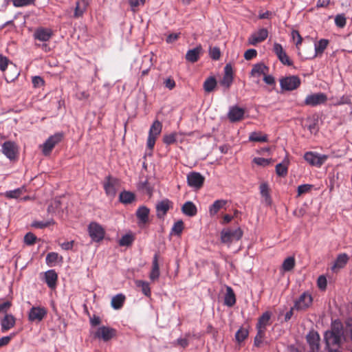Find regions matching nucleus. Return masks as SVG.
<instances>
[{
  "instance_id": "f257e3e1",
  "label": "nucleus",
  "mask_w": 352,
  "mask_h": 352,
  "mask_svg": "<svg viewBox=\"0 0 352 352\" xmlns=\"http://www.w3.org/2000/svg\"><path fill=\"white\" fill-rule=\"evenodd\" d=\"M344 340V327L342 323L339 320H334L331 323V329L324 333V340L327 346L330 348H338Z\"/></svg>"
},
{
  "instance_id": "f03ea898",
  "label": "nucleus",
  "mask_w": 352,
  "mask_h": 352,
  "mask_svg": "<svg viewBox=\"0 0 352 352\" xmlns=\"http://www.w3.org/2000/svg\"><path fill=\"white\" fill-rule=\"evenodd\" d=\"M162 129V124L157 120L151 126L146 142V146L149 150H153L157 138L161 133Z\"/></svg>"
},
{
  "instance_id": "7ed1b4c3",
  "label": "nucleus",
  "mask_w": 352,
  "mask_h": 352,
  "mask_svg": "<svg viewBox=\"0 0 352 352\" xmlns=\"http://www.w3.org/2000/svg\"><path fill=\"white\" fill-rule=\"evenodd\" d=\"M64 136L63 132H58L50 136L42 146L43 155L45 156L49 155L55 146L63 140Z\"/></svg>"
},
{
  "instance_id": "20e7f679",
  "label": "nucleus",
  "mask_w": 352,
  "mask_h": 352,
  "mask_svg": "<svg viewBox=\"0 0 352 352\" xmlns=\"http://www.w3.org/2000/svg\"><path fill=\"white\" fill-rule=\"evenodd\" d=\"M88 232L91 240L95 242L102 241L105 235L104 228L95 221H92L89 224Z\"/></svg>"
},
{
  "instance_id": "39448f33",
  "label": "nucleus",
  "mask_w": 352,
  "mask_h": 352,
  "mask_svg": "<svg viewBox=\"0 0 352 352\" xmlns=\"http://www.w3.org/2000/svg\"><path fill=\"white\" fill-rule=\"evenodd\" d=\"M243 236L240 228L236 229H224L221 232V240L223 243H230L233 241H239Z\"/></svg>"
},
{
  "instance_id": "423d86ee",
  "label": "nucleus",
  "mask_w": 352,
  "mask_h": 352,
  "mask_svg": "<svg viewBox=\"0 0 352 352\" xmlns=\"http://www.w3.org/2000/svg\"><path fill=\"white\" fill-rule=\"evenodd\" d=\"M47 315V309L43 306H33L28 312V320L31 322H40Z\"/></svg>"
},
{
  "instance_id": "0eeeda50",
  "label": "nucleus",
  "mask_w": 352,
  "mask_h": 352,
  "mask_svg": "<svg viewBox=\"0 0 352 352\" xmlns=\"http://www.w3.org/2000/svg\"><path fill=\"white\" fill-rule=\"evenodd\" d=\"M301 80L298 76H289L280 79V85L284 91H293L300 87Z\"/></svg>"
},
{
  "instance_id": "6e6552de",
  "label": "nucleus",
  "mask_w": 352,
  "mask_h": 352,
  "mask_svg": "<svg viewBox=\"0 0 352 352\" xmlns=\"http://www.w3.org/2000/svg\"><path fill=\"white\" fill-rule=\"evenodd\" d=\"M329 158L327 155H320L317 153L308 151L304 155V159L310 165L320 167Z\"/></svg>"
},
{
  "instance_id": "1a4fd4ad",
  "label": "nucleus",
  "mask_w": 352,
  "mask_h": 352,
  "mask_svg": "<svg viewBox=\"0 0 352 352\" xmlns=\"http://www.w3.org/2000/svg\"><path fill=\"white\" fill-rule=\"evenodd\" d=\"M2 152L11 161H14L18 159L19 148L14 142H5L2 145Z\"/></svg>"
},
{
  "instance_id": "9d476101",
  "label": "nucleus",
  "mask_w": 352,
  "mask_h": 352,
  "mask_svg": "<svg viewBox=\"0 0 352 352\" xmlns=\"http://www.w3.org/2000/svg\"><path fill=\"white\" fill-rule=\"evenodd\" d=\"M312 302L311 295L308 292H305L295 301L294 308L298 311H304L312 305Z\"/></svg>"
},
{
  "instance_id": "9b49d317",
  "label": "nucleus",
  "mask_w": 352,
  "mask_h": 352,
  "mask_svg": "<svg viewBox=\"0 0 352 352\" xmlns=\"http://www.w3.org/2000/svg\"><path fill=\"white\" fill-rule=\"evenodd\" d=\"M117 331L107 326L100 327L95 333V337L107 342L116 336Z\"/></svg>"
},
{
  "instance_id": "f8f14e48",
  "label": "nucleus",
  "mask_w": 352,
  "mask_h": 352,
  "mask_svg": "<svg viewBox=\"0 0 352 352\" xmlns=\"http://www.w3.org/2000/svg\"><path fill=\"white\" fill-rule=\"evenodd\" d=\"M205 177L199 173L190 172L187 175L188 185L195 189H200L204 183Z\"/></svg>"
},
{
  "instance_id": "ddd939ff",
  "label": "nucleus",
  "mask_w": 352,
  "mask_h": 352,
  "mask_svg": "<svg viewBox=\"0 0 352 352\" xmlns=\"http://www.w3.org/2000/svg\"><path fill=\"white\" fill-rule=\"evenodd\" d=\"M118 183L119 180L111 175H108L105 177L103 182V187L107 195L115 196L116 193V186L118 185Z\"/></svg>"
},
{
  "instance_id": "4468645a",
  "label": "nucleus",
  "mask_w": 352,
  "mask_h": 352,
  "mask_svg": "<svg viewBox=\"0 0 352 352\" xmlns=\"http://www.w3.org/2000/svg\"><path fill=\"white\" fill-rule=\"evenodd\" d=\"M327 97L323 93H317L308 95L305 100V104L308 106H317L327 102Z\"/></svg>"
},
{
  "instance_id": "2eb2a0df",
  "label": "nucleus",
  "mask_w": 352,
  "mask_h": 352,
  "mask_svg": "<svg viewBox=\"0 0 352 352\" xmlns=\"http://www.w3.org/2000/svg\"><path fill=\"white\" fill-rule=\"evenodd\" d=\"M173 208V202L168 199H165L156 205V215L158 219H163L168 211Z\"/></svg>"
},
{
  "instance_id": "dca6fc26",
  "label": "nucleus",
  "mask_w": 352,
  "mask_h": 352,
  "mask_svg": "<svg viewBox=\"0 0 352 352\" xmlns=\"http://www.w3.org/2000/svg\"><path fill=\"white\" fill-rule=\"evenodd\" d=\"M52 36L53 32L51 29L43 27L36 28L33 34L34 39L43 42H47L50 41Z\"/></svg>"
},
{
  "instance_id": "f3484780",
  "label": "nucleus",
  "mask_w": 352,
  "mask_h": 352,
  "mask_svg": "<svg viewBox=\"0 0 352 352\" xmlns=\"http://www.w3.org/2000/svg\"><path fill=\"white\" fill-rule=\"evenodd\" d=\"M268 36V31L265 28H261L257 32L253 33L248 38L250 45H256L258 43L264 41Z\"/></svg>"
},
{
  "instance_id": "a211bd4d",
  "label": "nucleus",
  "mask_w": 352,
  "mask_h": 352,
  "mask_svg": "<svg viewBox=\"0 0 352 352\" xmlns=\"http://www.w3.org/2000/svg\"><path fill=\"white\" fill-rule=\"evenodd\" d=\"M233 69L230 64H227L224 67V74L220 80V84L226 89H229L233 82Z\"/></svg>"
},
{
  "instance_id": "6ab92c4d",
  "label": "nucleus",
  "mask_w": 352,
  "mask_h": 352,
  "mask_svg": "<svg viewBox=\"0 0 352 352\" xmlns=\"http://www.w3.org/2000/svg\"><path fill=\"white\" fill-rule=\"evenodd\" d=\"M16 318L12 314H6L1 320V328L2 332H6L15 326Z\"/></svg>"
},
{
  "instance_id": "aec40b11",
  "label": "nucleus",
  "mask_w": 352,
  "mask_h": 352,
  "mask_svg": "<svg viewBox=\"0 0 352 352\" xmlns=\"http://www.w3.org/2000/svg\"><path fill=\"white\" fill-rule=\"evenodd\" d=\"M245 111L243 108L233 107L230 108L228 117L232 122H239L243 118Z\"/></svg>"
},
{
  "instance_id": "412c9836",
  "label": "nucleus",
  "mask_w": 352,
  "mask_h": 352,
  "mask_svg": "<svg viewBox=\"0 0 352 352\" xmlns=\"http://www.w3.org/2000/svg\"><path fill=\"white\" fill-rule=\"evenodd\" d=\"M88 0H78L76 3L74 17L76 19L82 16L89 6Z\"/></svg>"
},
{
  "instance_id": "4be33fe9",
  "label": "nucleus",
  "mask_w": 352,
  "mask_h": 352,
  "mask_svg": "<svg viewBox=\"0 0 352 352\" xmlns=\"http://www.w3.org/2000/svg\"><path fill=\"white\" fill-rule=\"evenodd\" d=\"M269 72V67L264 63H260L253 65L250 72L252 77H259L261 75H265Z\"/></svg>"
},
{
  "instance_id": "5701e85b",
  "label": "nucleus",
  "mask_w": 352,
  "mask_h": 352,
  "mask_svg": "<svg viewBox=\"0 0 352 352\" xmlns=\"http://www.w3.org/2000/svg\"><path fill=\"white\" fill-rule=\"evenodd\" d=\"M307 341L310 345L312 352L319 349L320 337L317 332L310 331L307 336Z\"/></svg>"
},
{
  "instance_id": "b1692460",
  "label": "nucleus",
  "mask_w": 352,
  "mask_h": 352,
  "mask_svg": "<svg viewBox=\"0 0 352 352\" xmlns=\"http://www.w3.org/2000/svg\"><path fill=\"white\" fill-rule=\"evenodd\" d=\"M58 275L54 270H50L45 273V281L47 286L54 289L56 286Z\"/></svg>"
},
{
  "instance_id": "393cba45",
  "label": "nucleus",
  "mask_w": 352,
  "mask_h": 352,
  "mask_svg": "<svg viewBox=\"0 0 352 352\" xmlns=\"http://www.w3.org/2000/svg\"><path fill=\"white\" fill-rule=\"evenodd\" d=\"M150 210L144 206H140L136 211V217L139 220V223L146 224L148 221V215Z\"/></svg>"
},
{
  "instance_id": "a878e982",
  "label": "nucleus",
  "mask_w": 352,
  "mask_h": 352,
  "mask_svg": "<svg viewBox=\"0 0 352 352\" xmlns=\"http://www.w3.org/2000/svg\"><path fill=\"white\" fill-rule=\"evenodd\" d=\"M202 47L201 45L196 47L192 50H189L186 54V59L190 63L197 62L200 56Z\"/></svg>"
},
{
  "instance_id": "bb28decb",
  "label": "nucleus",
  "mask_w": 352,
  "mask_h": 352,
  "mask_svg": "<svg viewBox=\"0 0 352 352\" xmlns=\"http://www.w3.org/2000/svg\"><path fill=\"white\" fill-rule=\"evenodd\" d=\"M272 314L270 311L264 312L258 319L256 324V329H263L266 331V327L270 324V320Z\"/></svg>"
},
{
  "instance_id": "cd10ccee",
  "label": "nucleus",
  "mask_w": 352,
  "mask_h": 352,
  "mask_svg": "<svg viewBox=\"0 0 352 352\" xmlns=\"http://www.w3.org/2000/svg\"><path fill=\"white\" fill-rule=\"evenodd\" d=\"M160 277V266L158 263V256L155 254L152 263V270L149 278L152 281L157 280Z\"/></svg>"
},
{
  "instance_id": "c85d7f7f",
  "label": "nucleus",
  "mask_w": 352,
  "mask_h": 352,
  "mask_svg": "<svg viewBox=\"0 0 352 352\" xmlns=\"http://www.w3.org/2000/svg\"><path fill=\"white\" fill-rule=\"evenodd\" d=\"M182 211L184 214L188 217H194L197 213L196 206L190 201L184 204L182 207Z\"/></svg>"
},
{
  "instance_id": "c756f323",
  "label": "nucleus",
  "mask_w": 352,
  "mask_h": 352,
  "mask_svg": "<svg viewBox=\"0 0 352 352\" xmlns=\"http://www.w3.org/2000/svg\"><path fill=\"white\" fill-rule=\"evenodd\" d=\"M349 259V258L346 254H339L332 267V270L343 268L346 265Z\"/></svg>"
},
{
  "instance_id": "7c9ffc66",
  "label": "nucleus",
  "mask_w": 352,
  "mask_h": 352,
  "mask_svg": "<svg viewBox=\"0 0 352 352\" xmlns=\"http://www.w3.org/2000/svg\"><path fill=\"white\" fill-rule=\"evenodd\" d=\"M249 140L255 142H266L268 140L267 135L261 131L252 132L249 135Z\"/></svg>"
},
{
  "instance_id": "2f4dec72",
  "label": "nucleus",
  "mask_w": 352,
  "mask_h": 352,
  "mask_svg": "<svg viewBox=\"0 0 352 352\" xmlns=\"http://www.w3.org/2000/svg\"><path fill=\"white\" fill-rule=\"evenodd\" d=\"M124 301L125 296L122 294H119L112 298L111 305L113 309H120L122 307Z\"/></svg>"
},
{
  "instance_id": "473e14b6",
  "label": "nucleus",
  "mask_w": 352,
  "mask_h": 352,
  "mask_svg": "<svg viewBox=\"0 0 352 352\" xmlns=\"http://www.w3.org/2000/svg\"><path fill=\"white\" fill-rule=\"evenodd\" d=\"M236 303V297L234 291L230 287H227L224 299V304L228 307H232Z\"/></svg>"
},
{
  "instance_id": "72a5a7b5",
  "label": "nucleus",
  "mask_w": 352,
  "mask_h": 352,
  "mask_svg": "<svg viewBox=\"0 0 352 352\" xmlns=\"http://www.w3.org/2000/svg\"><path fill=\"white\" fill-rule=\"evenodd\" d=\"M119 199L122 204H129L135 199V195L133 192L124 190L120 194Z\"/></svg>"
},
{
  "instance_id": "f704fd0d",
  "label": "nucleus",
  "mask_w": 352,
  "mask_h": 352,
  "mask_svg": "<svg viewBox=\"0 0 352 352\" xmlns=\"http://www.w3.org/2000/svg\"><path fill=\"white\" fill-rule=\"evenodd\" d=\"M260 192L261 196L264 197L266 204L270 205L272 199L270 194V188L267 183H263L260 185Z\"/></svg>"
},
{
  "instance_id": "c9c22d12",
  "label": "nucleus",
  "mask_w": 352,
  "mask_h": 352,
  "mask_svg": "<svg viewBox=\"0 0 352 352\" xmlns=\"http://www.w3.org/2000/svg\"><path fill=\"white\" fill-rule=\"evenodd\" d=\"M135 285L141 289L142 292L147 297L151 295V287L149 283L146 281L138 280L135 281Z\"/></svg>"
},
{
  "instance_id": "e433bc0d",
  "label": "nucleus",
  "mask_w": 352,
  "mask_h": 352,
  "mask_svg": "<svg viewBox=\"0 0 352 352\" xmlns=\"http://www.w3.org/2000/svg\"><path fill=\"white\" fill-rule=\"evenodd\" d=\"M217 86V80L214 77L208 78L204 82V89L206 92H212Z\"/></svg>"
},
{
  "instance_id": "4c0bfd02",
  "label": "nucleus",
  "mask_w": 352,
  "mask_h": 352,
  "mask_svg": "<svg viewBox=\"0 0 352 352\" xmlns=\"http://www.w3.org/2000/svg\"><path fill=\"white\" fill-rule=\"evenodd\" d=\"M227 201L223 199L216 200L212 206L210 207V213L211 215L216 214L221 208H222Z\"/></svg>"
},
{
  "instance_id": "58836bf2",
  "label": "nucleus",
  "mask_w": 352,
  "mask_h": 352,
  "mask_svg": "<svg viewBox=\"0 0 352 352\" xmlns=\"http://www.w3.org/2000/svg\"><path fill=\"white\" fill-rule=\"evenodd\" d=\"M329 44V41L327 39H320L317 43L315 44V52L316 54L314 56L318 54H322L324 50L327 48Z\"/></svg>"
},
{
  "instance_id": "ea45409f",
  "label": "nucleus",
  "mask_w": 352,
  "mask_h": 352,
  "mask_svg": "<svg viewBox=\"0 0 352 352\" xmlns=\"http://www.w3.org/2000/svg\"><path fill=\"white\" fill-rule=\"evenodd\" d=\"M295 259L292 256L287 257L283 263L282 268L285 272H289L295 267Z\"/></svg>"
},
{
  "instance_id": "a19ab883",
  "label": "nucleus",
  "mask_w": 352,
  "mask_h": 352,
  "mask_svg": "<svg viewBox=\"0 0 352 352\" xmlns=\"http://www.w3.org/2000/svg\"><path fill=\"white\" fill-rule=\"evenodd\" d=\"M257 333L254 338V344L256 347H261L263 344V340L265 336V331L263 329H256Z\"/></svg>"
},
{
  "instance_id": "79ce46f5",
  "label": "nucleus",
  "mask_w": 352,
  "mask_h": 352,
  "mask_svg": "<svg viewBox=\"0 0 352 352\" xmlns=\"http://www.w3.org/2000/svg\"><path fill=\"white\" fill-rule=\"evenodd\" d=\"M55 223V221L53 219H50L47 221H35L32 223V226L36 228H40L43 229L45 228H47L51 225H54Z\"/></svg>"
},
{
  "instance_id": "37998d69",
  "label": "nucleus",
  "mask_w": 352,
  "mask_h": 352,
  "mask_svg": "<svg viewBox=\"0 0 352 352\" xmlns=\"http://www.w3.org/2000/svg\"><path fill=\"white\" fill-rule=\"evenodd\" d=\"M248 330L245 328H240L236 333L235 338L238 342H241L245 340L248 336Z\"/></svg>"
},
{
  "instance_id": "c03bdc74",
  "label": "nucleus",
  "mask_w": 352,
  "mask_h": 352,
  "mask_svg": "<svg viewBox=\"0 0 352 352\" xmlns=\"http://www.w3.org/2000/svg\"><path fill=\"white\" fill-rule=\"evenodd\" d=\"M58 254L56 252H50L46 256V263L47 265L52 267L54 266L58 262Z\"/></svg>"
},
{
  "instance_id": "a18cd8bd",
  "label": "nucleus",
  "mask_w": 352,
  "mask_h": 352,
  "mask_svg": "<svg viewBox=\"0 0 352 352\" xmlns=\"http://www.w3.org/2000/svg\"><path fill=\"white\" fill-rule=\"evenodd\" d=\"M134 241V237L132 234H126L122 236L119 241L120 246H129Z\"/></svg>"
},
{
  "instance_id": "49530a36",
  "label": "nucleus",
  "mask_w": 352,
  "mask_h": 352,
  "mask_svg": "<svg viewBox=\"0 0 352 352\" xmlns=\"http://www.w3.org/2000/svg\"><path fill=\"white\" fill-rule=\"evenodd\" d=\"M177 133H172L163 136V142L166 145H170L177 142Z\"/></svg>"
},
{
  "instance_id": "de8ad7c7",
  "label": "nucleus",
  "mask_w": 352,
  "mask_h": 352,
  "mask_svg": "<svg viewBox=\"0 0 352 352\" xmlns=\"http://www.w3.org/2000/svg\"><path fill=\"white\" fill-rule=\"evenodd\" d=\"M287 164L285 163H279L276 166V173L278 176H286L287 174Z\"/></svg>"
},
{
  "instance_id": "09e8293b",
  "label": "nucleus",
  "mask_w": 352,
  "mask_h": 352,
  "mask_svg": "<svg viewBox=\"0 0 352 352\" xmlns=\"http://www.w3.org/2000/svg\"><path fill=\"white\" fill-rule=\"evenodd\" d=\"M335 23L337 27L343 28L346 23V19L344 14H338L335 17Z\"/></svg>"
},
{
  "instance_id": "8fccbe9b",
  "label": "nucleus",
  "mask_w": 352,
  "mask_h": 352,
  "mask_svg": "<svg viewBox=\"0 0 352 352\" xmlns=\"http://www.w3.org/2000/svg\"><path fill=\"white\" fill-rule=\"evenodd\" d=\"M313 185L311 184H302V185H300L298 187V196L300 197L304 194H306L307 192H309L312 188H313Z\"/></svg>"
},
{
  "instance_id": "3c124183",
  "label": "nucleus",
  "mask_w": 352,
  "mask_h": 352,
  "mask_svg": "<svg viewBox=\"0 0 352 352\" xmlns=\"http://www.w3.org/2000/svg\"><path fill=\"white\" fill-rule=\"evenodd\" d=\"M184 230V223L182 220L177 221L174 223L172 228V232L175 234L180 235Z\"/></svg>"
},
{
  "instance_id": "603ef678",
  "label": "nucleus",
  "mask_w": 352,
  "mask_h": 352,
  "mask_svg": "<svg viewBox=\"0 0 352 352\" xmlns=\"http://www.w3.org/2000/svg\"><path fill=\"white\" fill-rule=\"evenodd\" d=\"M209 54L212 59L214 60H217L221 57V51L219 47H210L209 50Z\"/></svg>"
},
{
  "instance_id": "864d4df0",
  "label": "nucleus",
  "mask_w": 352,
  "mask_h": 352,
  "mask_svg": "<svg viewBox=\"0 0 352 352\" xmlns=\"http://www.w3.org/2000/svg\"><path fill=\"white\" fill-rule=\"evenodd\" d=\"M22 189L21 188H16L13 190L7 191L6 192V196L8 198L10 199H16L21 196L22 194Z\"/></svg>"
},
{
  "instance_id": "5fc2aeb1",
  "label": "nucleus",
  "mask_w": 352,
  "mask_h": 352,
  "mask_svg": "<svg viewBox=\"0 0 352 352\" xmlns=\"http://www.w3.org/2000/svg\"><path fill=\"white\" fill-rule=\"evenodd\" d=\"M351 103V96L349 95H344L340 98L338 99L333 104L335 105L349 104Z\"/></svg>"
},
{
  "instance_id": "6e6d98bb",
  "label": "nucleus",
  "mask_w": 352,
  "mask_h": 352,
  "mask_svg": "<svg viewBox=\"0 0 352 352\" xmlns=\"http://www.w3.org/2000/svg\"><path fill=\"white\" fill-rule=\"evenodd\" d=\"M35 0H12L13 5L15 7H23L34 4Z\"/></svg>"
},
{
  "instance_id": "4d7b16f0",
  "label": "nucleus",
  "mask_w": 352,
  "mask_h": 352,
  "mask_svg": "<svg viewBox=\"0 0 352 352\" xmlns=\"http://www.w3.org/2000/svg\"><path fill=\"white\" fill-rule=\"evenodd\" d=\"M292 37L293 41L296 43L297 48H299V45L301 44L302 38L298 30H293L292 32Z\"/></svg>"
},
{
  "instance_id": "13d9d810",
  "label": "nucleus",
  "mask_w": 352,
  "mask_h": 352,
  "mask_svg": "<svg viewBox=\"0 0 352 352\" xmlns=\"http://www.w3.org/2000/svg\"><path fill=\"white\" fill-rule=\"evenodd\" d=\"M36 240V236L32 232L27 233L24 236V242L28 245L34 244Z\"/></svg>"
},
{
  "instance_id": "bf43d9fd",
  "label": "nucleus",
  "mask_w": 352,
  "mask_h": 352,
  "mask_svg": "<svg viewBox=\"0 0 352 352\" xmlns=\"http://www.w3.org/2000/svg\"><path fill=\"white\" fill-rule=\"evenodd\" d=\"M317 285L321 290H325L327 285V278L324 276L322 275L318 278Z\"/></svg>"
},
{
  "instance_id": "052dcab7",
  "label": "nucleus",
  "mask_w": 352,
  "mask_h": 352,
  "mask_svg": "<svg viewBox=\"0 0 352 352\" xmlns=\"http://www.w3.org/2000/svg\"><path fill=\"white\" fill-rule=\"evenodd\" d=\"M181 33H172L167 36L166 42L168 44L173 43L180 38Z\"/></svg>"
},
{
  "instance_id": "680f3d73",
  "label": "nucleus",
  "mask_w": 352,
  "mask_h": 352,
  "mask_svg": "<svg viewBox=\"0 0 352 352\" xmlns=\"http://www.w3.org/2000/svg\"><path fill=\"white\" fill-rule=\"evenodd\" d=\"M278 58L280 61L285 65L291 66L292 65V61L285 52H283L282 54L278 56Z\"/></svg>"
},
{
  "instance_id": "e2e57ef3",
  "label": "nucleus",
  "mask_w": 352,
  "mask_h": 352,
  "mask_svg": "<svg viewBox=\"0 0 352 352\" xmlns=\"http://www.w3.org/2000/svg\"><path fill=\"white\" fill-rule=\"evenodd\" d=\"M257 55V52L254 49H250L245 51L244 54V58L247 60H250L254 58H255Z\"/></svg>"
},
{
  "instance_id": "0e129e2a",
  "label": "nucleus",
  "mask_w": 352,
  "mask_h": 352,
  "mask_svg": "<svg viewBox=\"0 0 352 352\" xmlns=\"http://www.w3.org/2000/svg\"><path fill=\"white\" fill-rule=\"evenodd\" d=\"M253 161L256 164L262 166H267L270 163V160L263 157H255Z\"/></svg>"
},
{
  "instance_id": "69168bd1",
  "label": "nucleus",
  "mask_w": 352,
  "mask_h": 352,
  "mask_svg": "<svg viewBox=\"0 0 352 352\" xmlns=\"http://www.w3.org/2000/svg\"><path fill=\"white\" fill-rule=\"evenodd\" d=\"M12 305V302L10 300H7L0 304V314L5 313L6 314L8 311L11 307Z\"/></svg>"
},
{
  "instance_id": "338daca9",
  "label": "nucleus",
  "mask_w": 352,
  "mask_h": 352,
  "mask_svg": "<svg viewBox=\"0 0 352 352\" xmlns=\"http://www.w3.org/2000/svg\"><path fill=\"white\" fill-rule=\"evenodd\" d=\"M14 336V334L12 333V334H10V336L1 338H0V348L8 345Z\"/></svg>"
},
{
  "instance_id": "774afa93",
  "label": "nucleus",
  "mask_w": 352,
  "mask_h": 352,
  "mask_svg": "<svg viewBox=\"0 0 352 352\" xmlns=\"http://www.w3.org/2000/svg\"><path fill=\"white\" fill-rule=\"evenodd\" d=\"M139 188L145 190L148 194H151L152 192V189L147 180L140 182Z\"/></svg>"
}]
</instances>
